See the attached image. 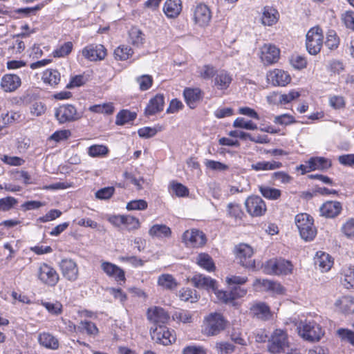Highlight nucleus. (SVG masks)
I'll return each instance as SVG.
<instances>
[{"instance_id": "5", "label": "nucleus", "mask_w": 354, "mask_h": 354, "mask_svg": "<svg viewBox=\"0 0 354 354\" xmlns=\"http://www.w3.org/2000/svg\"><path fill=\"white\" fill-rule=\"evenodd\" d=\"M55 117L59 124H64L78 120L82 116L75 106L64 104L55 109Z\"/></svg>"}, {"instance_id": "56", "label": "nucleus", "mask_w": 354, "mask_h": 354, "mask_svg": "<svg viewBox=\"0 0 354 354\" xmlns=\"http://www.w3.org/2000/svg\"><path fill=\"white\" fill-rule=\"evenodd\" d=\"M123 225L129 231L138 230L140 227L139 219L130 215H124Z\"/></svg>"}, {"instance_id": "2", "label": "nucleus", "mask_w": 354, "mask_h": 354, "mask_svg": "<svg viewBox=\"0 0 354 354\" xmlns=\"http://www.w3.org/2000/svg\"><path fill=\"white\" fill-rule=\"evenodd\" d=\"M295 225L300 236L306 241H313L317 235V229L314 225L313 218L306 214L301 213L295 216Z\"/></svg>"}, {"instance_id": "51", "label": "nucleus", "mask_w": 354, "mask_h": 354, "mask_svg": "<svg viewBox=\"0 0 354 354\" xmlns=\"http://www.w3.org/2000/svg\"><path fill=\"white\" fill-rule=\"evenodd\" d=\"M227 212L229 216L236 220H241L244 214L241 205L235 203H230L227 205Z\"/></svg>"}, {"instance_id": "63", "label": "nucleus", "mask_w": 354, "mask_h": 354, "mask_svg": "<svg viewBox=\"0 0 354 354\" xmlns=\"http://www.w3.org/2000/svg\"><path fill=\"white\" fill-rule=\"evenodd\" d=\"M337 333L342 341L348 342L354 346V332L348 329L339 328Z\"/></svg>"}, {"instance_id": "22", "label": "nucleus", "mask_w": 354, "mask_h": 354, "mask_svg": "<svg viewBox=\"0 0 354 354\" xmlns=\"http://www.w3.org/2000/svg\"><path fill=\"white\" fill-rule=\"evenodd\" d=\"M267 78L274 86H284L291 81L290 75L281 69H274L270 71Z\"/></svg>"}, {"instance_id": "6", "label": "nucleus", "mask_w": 354, "mask_h": 354, "mask_svg": "<svg viewBox=\"0 0 354 354\" xmlns=\"http://www.w3.org/2000/svg\"><path fill=\"white\" fill-rule=\"evenodd\" d=\"M37 276L38 279L44 284L53 287L59 280V276L56 270L46 263L38 265Z\"/></svg>"}, {"instance_id": "19", "label": "nucleus", "mask_w": 354, "mask_h": 354, "mask_svg": "<svg viewBox=\"0 0 354 354\" xmlns=\"http://www.w3.org/2000/svg\"><path fill=\"white\" fill-rule=\"evenodd\" d=\"M342 210V206L341 203L336 201H328L319 207L320 215L329 218L337 216Z\"/></svg>"}, {"instance_id": "60", "label": "nucleus", "mask_w": 354, "mask_h": 354, "mask_svg": "<svg viewBox=\"0 0 354 354\" xmlns=\"http://www.w3.org/2000/svg\"><path fill=\"white\" fill-rule=\"evenodd\" d=\"M148 204L146 201L142 199L131 201L127 204V209L133 210H145L147 208Z\"/></svg>"}, {"instance_id": "62", "label": "nucleus", "mask_w": 354, "mask_h": 354, "mask_svg": "<svg viewBox=\"0 0 354 354\" xmlns=\"http://www.w3.org/2000/svg\"><path fill=\"white\" fill-rule=\"evenodd\" d=\"M136 82L139 84L141 91L148 90L152 85L153 78L151 75H143L136 79Z\"/></svg>"}, {"instance_id": "16", "label": "nucleus", "mask_w": 354, "mask_h": 354, "mask_svg": "<svg viewBox=\"0 0 354 354\" xmlns=\"http://www.w3.org/2000/svg\"><path fill=\"white\" fill-rule=\"evenodd\" d=\"M232 80V75L227 71L217 70L212 79L213 86L218 91H224L230 87Z\"/></svg>"}, {"instance_id": "13", "label": "nucleus", "mask_w": 354, "mask_h": 354, "mask_svg": "<svg viewBox=\"0 0 354 354\" xmlns=\"http://www.w3.org/2000/svg\"><path fill=\"white\" fill-rule=\"evenodd\" d=\"M193 19L196 24L200 26L208 25L211 20V12L209 8L203 3H198L193 8Z\"/></svg>"}, {"instance_id": "41", "label": "nucleus", "mask_w": 354, "mask_h": 354, "mask_svg": "<svg viewBox=\"0 0 354 354\" xmlns=\"http://www.w3.org/2000/svg\"><path fill=\"white\" fill-rule=\"evenodd\" d=\"M88 110L93 113L111 115L115 111V107L112 102H106L91 106Z\"/></svg>"}, {"instance_id": "48", "label": "nucleus", "mask_w": 354, "mask_h": 354, "mask_svg": "<svg viewBox=\"0 0 354 354\" xmlns=\"http://www.w3.org/2000/svg\"><path fill=\"white\" fill-rule=\"evenodd\" d=\"M178 297L183 301L194 303L198 301V295L195 290L182 288L179 290Z\"/></svg>"}, {"instance_id": "49", "label": "nucleus", "mask_w": 354, "mask_h": 354, "mask_svg": "<svg viewBox=\"0 0 354 354\" xmlns=\"http://www.w3.org/2000/svg\"><path fill=\"white\" fill-rule=\"evenodd\" d=\"M204 165L207 169L214 171H225L229 169L227 165L209 159L204 160Z\"/></svg>"}, {"instance_id": "27", "label": "nucleus", "mask_w": 354, "mask_h": 354, "mask_svg": "<svg viewBox=\"0 0 354 354\" xmlns=\"http://www.w3.org/2000/svg\"><path fill=\"white\" fill-rule=\"evenodd\" d=\"M279 19V13L274 8L265 6L263 8L261 20L264 26H272L277 24Z\"/></svg>"}, {"instance_id": "42", "label": "nucleus", "mask_w": 354, "mask_h": 354, "mask_svg": "<svg viewBox=\"0 0 354 354\" xmlns=\"http://www.w3.org/2000/svg\"><path fill=\"white\" fill-rule=\"evenodd\" d=\"M259 189L262 196L269 200H277L281 195V190L268 186L261 185Z\"/></svg>"}, {"instance_id": "7", "label": "nucleus", "mask_w": 354, "mask_h": 354, "mask_svg": "<svg viewBox=\"0 0 354 354\" xmlns=\"http://www.w3.org/2000/svg\"><path fill=\"white\" fill-rule=\"evenodd\" d=\"M299 333L304 339L310 342L319 341L324 335L322 328L315 322L304 323L299 328Z\"/></svg>"}, {"instance_id": "15", "label": "nucleus", "mask_w": 354, "mask_h": 354, "mask_svg": "<svg viewBox=\"0 0 354 354\" xmlns=\"http://www.w3.org/2000/svg\"><path fill=\"white\" fill-rule=\"evenodd\" d=\"M246 292L245 289L241 288L239 286H234L229 292L221 290L215 292V295L220 301L228 304L237 298L245 296Z\"/></svg>"}, {"instance_id": "64", "label": "nucleus", "mask_w": 354, "mask_h": 354, "mask_svg": "<svg viewBox=\"0 0 354 354\" xmlns=\"http://www.w3.org/2000/svg\"><path fill=\"white\" fill-rule=\"evenodd\" d=\"M341 19L346 28L354 30V11H346L342 13Z\"/></svg>"}, {"instance_id": "31", "label": "nucleus", "mask_w": 354, "mask_h": 354, "mask_svg": "<svg viewBox=\"0 0 354 354\" xmlns=\"http://www.w3.org/2000/svg\"><path fill=\"white\" fill-rule=\"evenodd\" d=\"M315 263L322 272H327L331 268L333 261L328 254L318 252L316 254Z\"/></svg>"}, {"instance_id": "30", "label": "nucleus", "mask_w": 354, "mask_h": 354, "mask_svg": "<svg viewBox=\"0 0 354 354\" xmlns=\"http://www.w3.org/2000/svg\"><path fill=\"white\" fill-rule=\"evenodd\" d=\"M182 10L180 0H167L163 6V11L169 18L178 17Z\"/></svg>"}, {"instance_id": "23", "label": "nucleus", "mask_w": 354, "mask_h": 354, "mask_svg": "<svg viewBox=\"0 0 354 354\" xmlns=\"http://www.w3.org/2000/svg\"><path fill=\"white\" fill-rule=\"evenodd\" d=\"M192 282L198 288L212 290L214 293L218 291L216 288V281L209 277L201 274H196L192 277Z\"/></svg>"}, {"instance_id": "8", "label": "nucleus", "mask_w": 354, "mask_h": 354, "mask_svg": "<svg viewBox=\"0 0 354 354\" xmlns=\"http://www.w3.org/2000/svg\"><path fill=\"white\" fill-rule=\"evenodd\" d=\"M265 268L268 273L274 274H288L293 269V266L290 261L283 259H270L266 263Z\"/></svg>"}, {"instance_id": "39", "label": "nucleus", "mask_w": 354, "mask_h": 354, "mask_svg": "<svg viewBox=\"0 0 354 354\" xmlns=\"http://www.w3.org/2000/svg\"><path fill=\"white\" fill-rule=\"evenodd\" d=\"M217 69L212 65L210 64H205L197 68V74L198 76L205 80H208L210 79H213Z\"/></svg>"}, {"instance_id": "61", "label": "nucleus", "mask_w": 354, "mask_h": 354, "mask_svg": "<svg viewBox=\"0 0 354 354\" xmlns=\"http://www.w3.org/2000/svg\"><path fill=\"white\" fill-rule=\"evenodd\" d=\"M341 230L347 238L354 239V218L347 220L342 226Z\"/></svg>"}, {"instance_id": "54", "label": "nucleus", "mask_w": 354, "mask_h": 354, "mask_svg": "<svg viewBox=\"0 0 354 354\" xmlns=\"http://www.w3.org/2000/svg\"><path fill=\"white\" fill-rule=\"evenodd\" d=\"M173 318L174 319L181 322L184 324L192 322V314L189 311L185 310H180L175 312L173 315Z\"/></svg>"}, {"instance_id": "25", "label": "nucleus", "mask_w": 354, "mask_h": 354, "mask_svg": "<svg viewBox=\"0 0 354 354\" xmlns=\"http://www.w3.org/2000/svg\"><path fill=\"white\" fill-rule=\"evenodd\" d=\"M185 100L190 109H194L202 100V91L199 88H186L183 91Z\"/></svg>"}, {"instance_id": "53", "label": "nucleus", "mask_w": 354, "mask_h": 354, "mask_svg": "<svg viewBox=\"0 0 354 354\" xmlns=\"http://www.w3.org/2000/svg\"><path fill=\"white\" fill-rule=\"evenodd\" d=\"M109 149L104 145H95L88 148V153L91 157H100L108 153Z\"/></svg>"}, {"instance_id": "45", "label": "nucleus", "mask_w": 354, "mask_h": 354, "mask_svg": "<svg viewBox=\"0 0 354 354\" xmlns=\"http://www.w3.org/2000/svg\"><path fill=\"white\" fill-rule=\"evenodd\" d=\"M133 50L128 46L121 45L114 50L115 58L118 60H127L132 56Z\"/></svg>"}, {"instance_id": "18", "label": "nucleus", "mask_w": 354, "mask_h": 354, "mask_svg": "<svg viewBox=\"0 0 354 354\" xmlns=\"http://www.w3.org/2000/svg\"><path fill=\"white\" fill-rule=\"evenodd\" d=\"M21 85V78L15 74H6L0 81L1 88L6 93L15 91Z\"/></svg>"}, {"instance_id": "38", "label": "nucleus", "mask_w": 354, "mask_h": 354, "mask_svg": "<svg viewBox=\"0 0 354 354\" xmlns=\"http://www.w3.org/2000/svg\"><path fill=\"white\" fill-rule=\"evenodd\" d=\"M281 167L282 164L281 162L274 160L259 161L251 165L252 169L257 171L274 170Z\"/></svg>"}, {"instance_id": "37", "label": "nucleus", "mask_w": 354, "mask_h": 354, "mask_svg": "<svg viewBox=\"0 0 354 354\" xmlns=\"http://www.w3.org/2000/svg\"><path fill=\"white\" fill-rule=\"evenodd\" d=\"M157 283L163 289L169 290L175 289L178 286L176 280L169 274H162L159 276Z\"/></svg>"}, {"instance_id": "46", "label": "nucleus", "mask_w": 354, "mask_h": 354, "mask_svg": "<svg viewBox=\"0 0 354 354\" xmlns=\"http://www.w3.org/2000/svg\"><path fill=\"white\" fill-rule=\"evenodd\" d=\"M60 73L55 69H47L43 75L44 82L50 85H56L60 81Z\"/></svg>"}, {"instance_id": "44", "label": "nucleus", "mask_w": 354, "mask_h": 354, "mask_svg": "<svg viewBox=\"0 0 354 354\" xmlns=\"http://www.w3.org/2000/svg\"><path fill=\"white\" fill-rule=\"evenodd\" d=\"M343 286L347 288H354V266H349L343 270Z\"/></svg>"}, {"instance_id": "10", "label": "nucleus", "mask_w": 354, "mask_h": 354, "mask_svg": "<svg viewBox=\"0 0 354 354\" xmlns=\"http://www.w3.org/2000/svg\"><path fill=\"white\" fill-rule=\"evenodd\" d=\"M236 257L240 264L245 268H254L255 261L252 259L254 251L251 246L241 243L235 248Z\"/></svg>"}, {"instance_id": "14", "label": "nucleus", "mask_w": 354, "mask_h": 354, "mask_svg": "<svg viewBox=\"0 0 354 354\" xmlns=\"http://www.w3.org/2000/svg\"><path fill=\"white\" fill-rule=\"evenodd\" d=\"M183 241L188 247L198 248L205 243V236L202 232L192 229L183 233Z\"/></svg>"}, {"instance_id": "34", "label": "nucleus", "mask_w": 354, "mask_h": 354, "mask_svg": "<svg viewBox=\"0 0 354 354\" xmlns=\"http://www.w3.org/2000/svg\"><path fill=\"white\" fill-rule=\"evenodd\" d=\"M310 169L313 171H324L332 165L330 160L324 157H312L309 160Z\"/></svg>"}, {"instance_id": "57", "label": "nucleus", "mask_w": 354, "mask_h": 354, "mask_svg": "<svg viewBox=\"0 0 354 354\" xmlns=\"http://www.w3.org/2000/svg\"><path fill=\"white\" fill-rule=\"evenodd\" d=\"M17 203V200L12 196L0 199V212H8Z\"/></svg>"}, {"instance_id": "12", "label": "nucleus", "mask_w": 354, "mask_h": 354, "mask_svg": "<svg viewBox=\"0 0 354 354\" xmlns=\"http://www.w3.org/2000/svg\"><path fill=\"white\" fill-rule=\"evenodd\" d=\"M62 276L69 281H75L79 277L77 264L71 259H64L59 263Z\"/></svg>"}, {"instance_id": "43", "label": "nucleus", "mask_w": 354, "mask_h": 354, "mask_svg": "<svg viewBox=\"0 0 354 354\" xmlns=\"http://www.w3.org/2000/svg\"><path fill=\"white\" fill-rule=\"evenodd\" d=\"M196 262L199 266L211 272L215 268L212 257L205 253L199 254L196 258Z\"/></svg>"}, {"instance_id": "55", "label": "nucleus", "mask_w": 354, "mask_h": 354, "mask_svg": "<svg viewBox=\"0 0 354 354\" xmlns=\"http://www.w3.org/2000/svg\"><path fill=\"white\" fill-rule=\"evenodd\" d=\"M182 354H207V351L203 346L191 344L183 348Z\"/></svg>"}, {"instance_id": "1", "label": "nucleus", "mask_w": 354, "mask_h": 354, "mask_svg": "<svg viewBox=\"0 0 354 354\" xmlns=\"http://www.w3.org/2000/svg\"><path fill=\"white\" fill-rule=\"evenodd\" d=\"M268 348L273 354H295L296 352V349L290 346L286 333L281 329H276L273 332L268 341Z\"/></svg>"}, {"instance_id": "40", "label": "nucleus", "mask_w": 354, "mask_h": 354, "mask_svg": "<svg viewBox=\"0 0 354 354\" xmlns=\"http://www.w3.org/2000/svg\"><path fill=\"white\" fill-rule=\"evenodd\" d=\"M129 41L136 46H140L145 42V35L136 27H132L129 31Z\"/></svg>"}, {"instance_id": "26", "label": "nucleus", "mask_w": 354, "mask_h": 354, "mask_svg": "<svg viewBox=\"0 0 354 354\" xmlns=\"http://www.w3.org/2000/svg\"><path fill=\"white\" fill-rule=\"evenodd\" d=\"M250 310L254 317L261 320H268L272 317L269 306L263 302L252 304Z\"/></svg>"}, {"instance_id": "33", "label": "nucleus", "mask_w": 354, "mask_h": 354, "mask_svg": "<svg viewBox=\"0 0 354 354\" xmlns=\"http://www.w3.org/2000/svg\"><path fill=\"white\" fill-rule=\"evenodd\" d=\"M148 233L151 237L168 238L171 234V230L166 225L155 224L149 228Z\"/></svg>"}, {"instance_id": "36", "label": "nucleus", "mask_w": 354, "mask_h": 354, "mask_svg": "<svg viewBox=\"0 0 354 354\" xmlns=\"http://www.w3.org/2000/svg\"><path fill=\"white\" fill-rule=\"evenodd\" d=\"M28 35L29 33L21 32V34L18 35L16 38L13 39L8 47V50L11 54L18 55L24 51L25 49V44L22 40L19 39V37H26Z\"/></svg>"}, {"instance_id": "20", "label": "nucleus", "mask_w": 354, "mask_h": 354, "mask_svg": "<svg viewBox=\"0 0 354 354\" xmlns=\"http://www.w3.org/2000/svg\"><path fill=\"white\" fill-rule=\"evenodd\" d=\"M147 315L151 323L158 326L165 324L169 319L168 313L163 308L158 306L149 308Z\"/></svg>"}, {"instance_id": "24", "label": "nucleus", "mask_w": 354, "mask_h": 354, "mask_svg": "<svg viewBox=\"0 0 354 354\" xmlns=\"http://www.w3.org/2000/svg\"><path fill=\"white\" fill-rule=\"evenodd\" d=\"M101 268L109 277L114 278L118 282H124L125 274L120 267L111 263L104 261L101 263Z\"/></svg>"}, {"instance_id": "4", "label": "nucleus", "mask_w": 354, "mask_h": 354, "mask_svg": "<svg viewBox=\"0 0 354 354\" xmlns=\"http://www.w3.org/2000/svg\"><path fill=\"white\" fill-rule=\"evenodd\" d=\"M322 30L318 27L311 28L306 34V46L308 52L313 55L318 54L323 45Z\"/></svg>"}, {"instance_id": "47", "label": "nucleus", "mask_w": 354, "mask_h": 354, "mask_svg": "<svg viewBox=\"0 0 354 354\" xmlns=\"http://www.w3.org/2000/svg\"><path fill=\"white\" fill-rule=\"evenodd\" d=\"M136 118V113H133L127 110H123L117 114L115 124L118 125H123L134 120Z\"/></svg>"}, {"instance_id": "35", "label": "nucleus", "mask_w": 354, "mask_h": 354, "mask_svg": "<svg viewBox=\"0 0 354 354\" xmlns=\"http://www.w3.org/2000/svg\"><path fill=\"white\" fill-rule=\"evenodd\" d=\"M73 327L74 330L77 329L78 332L85 333L90 336H95L99 333L98 328L95 324L87 320L81 321L77 327L73 324Z\"/></svg>"}, {"instance_id": "59", "label": "nucleus", "mask_w": 354, "mask_h": 354, "mask_svg": "<svg viewBox=\"0 0 354 354\" xmlns=\"http://www.w3.org/2000/svg\"><path fill=\"white\" fill-rule=\"evenodd\" d=\"M73 49V44L71 41L65 42L56 50H54V57H62L68 55Z\"/></svg>"}, {"instance_id": "52", "label": "nucleus", "mask_w": 354, "mask_h": 354, "mask_svg": "<svg viewBox=\"0 0 354 354\" xmlns=\"http://www.w3.org/2000/svg\"><path fill=\"white\" fill-rule=\"evenodd\" d=\"M233 127L248 130L257 129V125L251 120H245L243 118H237L233 123Z\"/></svg>"}, {"instance_id": "21", "label": "nucleus", "mask_w": 354, "mask_h": 354, "mask_svg": "<svg viewBox=\"0 0 354 354\" xmlns=\"http://www.w3.org/2000/svg\"><path fill=\"white\" fill-rule=\"evenodd\" d=\"M261 59L264 64H271L278 61L280 51L274 45L264 44L261 48Z\"/></svg>"}, {"instance_id": "58", "label": "nucleus", "mask_w": 354, "mask_h": 354, "mask_svg": "<svg viewBox=\"0 0 354 354\" xmlns=\"http://www.w3.org/2000/svg\"><path fill=\"white\" fill-rule=\"evenodd\" d=\"M215 347L218 354H232L235 348L233 344L224 342H217Z\"/></svg>"}, {"instance_id": "29", "label": "nucleus", "mask_w": 354, "mask_h": 354, "mask_svg": "<svg viewBox=\"0 0 354 354\" xmlns=\"http://www.w3.org/2000/svg\"><path fill=\"white\" fill-rule=\"evenodd\" d=\"M37 339L41 346L48 349L57 350L59 348L58 339L49 333L43 332L39 333Z\"/></svg>"}, {"instance_id": "9", "label": "nucleus", "mask_w": 354, "mask_h": 354, "mask_svg": "<svg viewBox=\"0 0 354 354\" xmlns=\"http://www.w3.org/2000/svg\"><path fill=\"white\" fill-rule=\"evenodd\" d=\"M173 331H171L164 325L157 326L155 328L151 329V336L156 343L167 346L176 340V336Z\"/></svg>"}, {"instance_id": "11", "label": "nucleus", "mask_w": 354, "mask_h": 354, "mask_svg": "<svg viewBox=\"0 0 354 354\" xmlns=\"http://www.w3.org/2000/svg\"><path fill=\"white\" fill-rule=\"evenodd\" d=\"M247 212L252 216H261L266 211V205L263 200L258 196L248 197L245 201Z\"/></svg>"}, {"instance_id": "17", "label": "nucleus", "mask_w": 354, "mask_h": 354, "mask_svg": "<svg viewBox=\"0 0 354 354\" xmlns=\"http://www.w3.org/2000/svg\"><path fill=\"white\" fill-rule=\"evenodd\" d=\"M82 55L90 61L102 60L106 55V50L101 44H91L82 50Z\"/></svg>"}, {"instance_id": "3", "label": "nucleus", "mask_w": 354, "mask_h": 354, "mask_svg": "<svg viewBox=\"0 0 354 354\" xmlns=\"http://www.w3.org/2000/svg\"><path fill=\"white\" fill-rule=\"evenodd\" d=\"M226 320L218 313H212L206 316L202 326V333L207 336H215L225 329Z\"/></svg>"}, {"instance_id": "50", "label": "nucleus", "mask_w": 354, "mask_h": 354, "mask_svg": "<svg viewBox=\"0 0 354 354\" xmlns=\"http://www.w3.org/2000/svg\"><path fill=\"white\" fill-rule=\"evenodd\" d=\"M339 39L336 32L333 30H328L326 34L325 45L330 50H335L339 46Z\"/></svg>"}, {"instance_id": "28", "label": "nucleus", "mask_w": 354, "mask_h": 354, "mask_svg": "<svg viewBox=\"0 0 354 354\" xmlns=\"http://www.w3.org/2000/svg\"><path fill=\"white\" fill-rule=\"evenodd\" d=\"M165 104L164 96L161 94H157L154 97L150 100L148 105L145 108V114L152 115L163 110Z\"/></svg>"}, {"instance_id": "32", "label": "nucleus", "mask_w": 354, "mask_h": 354, "mask_svg": "<svg viewBox=\"0 0 354 354\" xmlns=\"http://www.w3.org/2000/svg\"><path fill=\"white\" fill-rule=\"evenodd\" d=\"M335 306L344 313H354V299L351 296H343L338 298Z\"/></svg>"}]
</instances>
